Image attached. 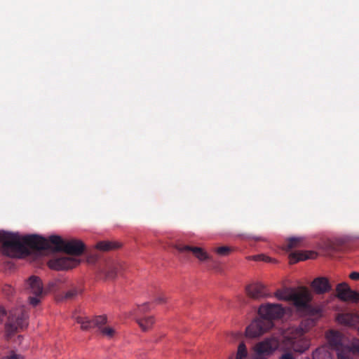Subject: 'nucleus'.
Listing matches in <instances>:
<instances>
[{"instance_id": "nucleus-8", "label": "nucleus", "mask_w": 359, "mask_h": 359, "mask_svg": "<svg viewBox=\"0 0 359 359\" xmlns=\"http://www.w3.org/2000/svg\"><path fill=\"white\" fill-rule=\"evenodd\" d=\"M26 288L33 296H29L28 299L29 304L33 306H37L43 295V289L41 279L35 276H31L27 281Z\"/></svg>"}, {"instance_id": "nucleus-33", "label": "nucleus", "mask_w": 359, "mask_h": 359, "mask_svg": "<svg viewBox=\"0 0 359 359\" xmlns=\"http://www.w3.org/2000/svg\"><path fill=\"white\" fill-rule=\"evenodd\" d=\"M6 313L4 308H0V324L3 322Z\"/></svg>"}, {"instance_id": "nucleus-25", "label": "nucleus", "mask_w": 359, "mask_h": 359, "mask_svg": "<svg viewBox=\"0 0 359 359\" xmlns=\"http://www.w3.org/2000/svg\"><path fill=\"white\" fill-rule=\"evenodd\" d=\"M79 289L76 287H73L65 293V298L67 299H72L75 297H76L79 294Z\"/></svg>"}, {"instance_id": "nucleus-9", "label": "nucleus", "mask_w": 359, "mask_h": 359, "mask_svg": "<svg viewBox=\"0 0 359 359\" xmlns=\"http://www.w3.org/2000/svg\"><path fill=\"white\" fill-rule=\"evenodd\" d=\"M272 324L269 321H264L260 317L253 320L246 328L245 334L248 338H257L269 330Z\"/></svg>"}, {"instance_id": "nucleus-6", "label": "nucleus", "mask_w": 359, "mask_h": 359, "mask_svg": "<svg viewBox=\"0 0 359 359\" xmlns=\"http://www.w3.org/2000/svg\"><path fill=\"white\" fill-rule=\"evenodd\" d=\"M285 346L295 352L303 353L309 346V343L304 337L302 328H297L294 332L285 338Z\"/></svg>"}, {"instance_id": "nucleus-3", "label": "nucleus", "mask_w": 359, "mask_h": 359, "mask_svg": "<svg viewBox=\"0 0 359 359\" xmlns=\"http://www.w3.org/2000/svg\"><path fill=\"white\" fill-rule=\"evenodd\" d=\"M46 243L43 248H29L28 249L31 252V250H42L52 249L51 245H54L53 250L56 252H64L69 255L79 256L83 254L85 250L84 243L76 239H72L69 241H65L60 236L53 235L49 236L48 239L41 236Z\"/></svg>"}, {"instance_id": "nucleus-14", "label": "nucleus", "mask_w": 359, "mask_h": 359, "mask_svg": "<svg viewBox=\"0 0 359 359\" xmlns=\"http://www.w3.org/2000/svg\"><path fill=\"white\" fill-rule=\"evenodd\" d=\"M149 309V304L144 303L142 305L138 306L136 311V321L143 331H147L151 327L154 323V319L153 316L141 317L139 313L147 311Z\"/></svg>"}, {"instance_id": "nucleus-20", "label": "nucleus", "mask_w": 359, "mask_h": 359, "mask_svg": "<svg viewBox=\"0 0 359 359\" xmlns=\"http://www.w3.org/2000/svg\"><path fill=\"white\" fill-rule=\"evenodd\" d=\"M337 320L341 324L353 326L359 323V315L351 313H340L337 316Z\"/></svg>"}, {"instance_id": "nucleus-1", "label": "nucleus", "mask_w": 359, "mask_h": 359, "mask_svg": "<svg viewBox=\"0 0 359 359\" xmlns=\"http://www.w3.org/2000/svg\"><path fill=\"white\" fill-rule=\"evenodd\" d=\"M0 242L4 254L11 257H22L30 255L29 248H43L46 241L39 235L22 236L18 233L0 230Z\"/></svg>"}, {"instance_id": "nucleus-10", "label": "nucleus", "mask_w": 359, "mask_h": 359, "mask_svg": "<svg viewBox=\"0 0 359 359\" xmlns=\"http://www.w3.org/2000/svg\"><path fill=\"white\" fill-rule=\"evenodd\" d=\"M279 341L275 337L266 338L257 343L254 346V351L257 355L265 357L271 355L278 348Z\"/></svg>"}, {"instance_id": "nucleus-24", "label": "nucleus", "mask_w": 359, "mask_h": 359, "mask_svg": "<svg viewBox=\"0 0 359 359\" xmlns=\"http://www.w3.org/2000/svg\"><path fill=\"white\" fill-rule=\"evenodd\" d=\"M352 350L346 348L344 351L337 353L338 359H355L351 356Z\"/></svg>"}, {"instance_id": "nucleus-12", "label": "nucleus", "mask_w": 359, "mask_h": 359, "mask_svg": "<svg viewBox=\"0 0 359 359\" xmlns=\"http://www.w3.org/2000/svg\"><path fill=\"white\" fill-rule=\"evenodd\" d=\"M79 264V260L67 256H62L48 261V266L54 270H66L72 269Z\"/></svg>"}, {"instance_id": "nucleus-34", "label": "nucleus", "mask_w": 359, "mask_h": 359, "mask_svg": "<svg viewBox=\"0 0 359 359\" xmlns=\"http://www.w3.org/2000/svg\"><path fill=\"white\" fill-rule=\"evenodd\" d=\"M6 359H24L23 357L20 355H18L15 353H12L11 355L8 356Z\"/></svg>"}, {"instance_id": "nucleus-11", "label": "nucleus", "mask_w": 359, "mask_h": 359, "mask_svg": "<svg viewBox=\"0 0 359 359\" xmlns=\"http://www.w3.org/2000/svg\"><path fill=\"white\" fill-rule=\"evenodd\" d=\"M175 248L181 253L191 252L201 262H214L212 257L201 247L178 244L175 246Z\"/></svg>"}, {"instance_id": "nucleus-27", "label": "nucleus", "mask_w": 359, "mask_h": 359, "mask_svg": "<svg viewBox=\"0 0 359 359\" xmlns=\"http://www.w3.org/2000/svg\"><path fill=\"white\" fill-rule=\"evenodd\" d=\"M252 259L255 260V261H263V262H273V259L268 257V256H266L263 254H260V255H254L252 257Z\"/></svg>"}, {"instance_id": "nucleus-17", "label": "nucleus", "mask_w": 359, "mask_h": 359, "mask_svg": "<svg viewBox=\"0 0 359 359\" xmlns=\"http://www.w3.org/2000/svg\"><path fill=\"white\" fill-rule=\"evenodd\" d=\"M311 287L318 294H323L331 290L329 280L325 277L315 278L311 283Z\"/></svg>"}, {"instance_id": "nucleus-31", "label": "nucleus", "mask_w": 359, "mask_h": 359, "mask_svg": "<svg viewBox=\"0 0 359 359\" xmlns=\"http://www.w3.org/2000/svg\"><path fill=\"white\" fill-rule=\"evenodd\" d=\"M165 300H166V297L163 295H161V296L157 297L155 299V302L158 304H163V303L165 302Z\"/></svg>"}, {"instance_id": "nucleus-28", "label": "nucleus", "mask_w": 359, "mask_h": 359, "mask_svg": "<svg viewBox=\"0 0 359 359\" xmlns=\"http://www.w3.org/2000/svg\"><path fill=\"white\" fill-rule=\"evenodd\" d=\"M3 291L6 294V295H11L13 292V288L10 285H6L4 287Z\"/></svg>"}, {"instance_id": "nucleus-2", "label": "nucleus", "mask_w": 359, "mask_h": 359, "mask_svg": "<svg viewBox=\"0 0 359 359\" xmlns=\"http://www.w3.org/2000/svg\"><path fill=\"white\" fill-rule=\"evenodd\" d=\"M275 297L279 300L292 302L299 313L311 317L312 320H316L322 316V308L311 304V294L305 287L298 291H291L288 289L278 290L275 292Z\"/></svg>"}, {"instance_id": "nucleus-18", "label": "nucleus", "mask_w": 359, "mask_h": 359, "mask_svg": "<svg viewBox=\"0 0 359 359\" xmlns=\"http://www.w3.org/2000/svg\"><path fill=\"white\" fill-rule=\"evenodd\" d=\"M121 267L120 263L111 262L106 264L105 267L102 270V273L106 279L112 280L116 277Z\"/></svg>"}, {"instance_id": "nucleus-29", "label": "nucleus", "mask_w": 359, "mask_h": 359, "mask_svg": "<svg viewBox=\"0 0 359 359\" xmlns=\"http://www.w3.org/2000/svg\"><path fill=\"white\" fill-rule=\"evenodd\" d=\"M327 245V248L330 249V250L335 251L337 250V246L334 245V243H333L331 241H328Z\"/></svg>"}, {"instance_id": "nucleus-15", "label": "nucleus", "mask_w": 359, "mask_h": 359, "mask_svg": "<svg viewBox=\"0 0 359 359\" xmlns=\"http://www.w3.org/2000/svg\"><path fill=\"white\" fill-rule=\"evenodd\" d=\"M246 292L250 297L255 299L267 297L270 295L266 291L265 286L259 283L248 285L246 287Z\"/></svg>"}, {"instance_id": "nucleus-4", "label": "nucleus", "mask_w": 359, "mask_h": 359, "mask_svg": "<svg viewBox=\"0 0 359 359\" xmlns=\"http://www.w3.org/2000/svg\"><path fill=\"white\" fill-rule=\"evenodd\" d=\"M28 315L25 306H20L10 311L6 331L10 337L15 332L22 330L28 325Z\"/></svg>"}, {"instance_id": "nucleus-5", "label": "nucleus", "mask_w": 359, "mask_h": 359, "mask_svg": "<svg viewBox=\"0 0 359 359\" xmlns=\"http://www.w3.org/2000/svg\"><path fill=\"white\" fill-rule=\"evenodd\" d=\"M76 322L81 325V328L83 330H88L93 327H97L103 336L109 339L112 338L116 334L114 328L104 326L107 323V317L105 316H98L93 319L78 316L76 318Z\"/></svg>"}, {"instance_id": "nucleus-23", "label": "nucleus", "mask_w": 359, "mask_h": 359, "mask_svg": "<svg viewBox=\"0 0 359 359\" xmlns=\"http://www.w3.org/2000/svg\"><path fill=\"white\" fill-rule=\"evenodd\" d=\"M121 245L117 242L104 241L97 243L96 248L102 251H108L110 250L117 249Z\"/></svg>"}, {"instance_id": "nucleus-26", "label": "nucleus", "mask_w": 359, "mask_h": 359, "mask_svg": "<svg viewBox=\"0 0 359 359\" xmlns=\"http://www.w3.org/2000/svg\"><path fill=\"white\" fill-rule=\"evenodd\" d=\"M215 251L220 256H226L231 252V249L227 246H222L215 248Z\"/></svg>"}, {"instance_id": "nucleus-19", "label": "nucleus", "mask_w": 359, "mask_h": 359, "mask_svg": "<svg viewBox=\"0 0 359 359\" xmlns=\"http://www.w3.org/2000/svg\"><path fill=\"white\" fill-rule=\"evenodd\" d=\"M248 356V351L246 345L244 342L239 344L236 355H231L229 359H247ZM252 359H268L264 355H255Z\"/></svg>"}, {"instance_id": "nucleus-32", "label": "nucleus", "mask_w": 359, "mask_h": 359, "mask_svg": "<svg viewBox=\"0 0 359 359\" xmlns=\"http://www.w3.org/2000/svg\"><path fill=\"white\" fill-rule=\"evenodd\" d=\"M279 359H294L293 355L290 353L283 354Z\"/></svg>"}, {"instance_id": "nucleus-16", "label": "nucleus", "mask_w": 359, "mask_h": 359, "mask_svg": "<svg viewBox=\"0 0 359 359\" xmlns=\"http://www.w3.org/2000/svg\"><path fill=\"white\" fill-rule=\"evenodd\" d=\"M330 346L337 351V353L346 350L341 341V335L339 332L330 330L327 335Z\"/></svg>"}, {"instance_id": "nucleus-30", "label": "nucleus", "mask_w": 359, "mask_h": 359, "mask_svg": "<svg viewBox=\"0 0 359 359\" xmlns=\"http://www.w3.org/2000/svg\"><path fill=\"white\" fill-rule=\"evenodd\" d=\"M350 278L354 280H359V273L358 272H352L349 275Z\"/></svg>"}, {"instance_id": "nucleus-13", "label": "nucleus", "mask_w": 359, "mask_h": 359, "mask_svg": "<svg viewBox=\"0 0 359 359\" xmlns=\"http://www.w3.org/2000/svg\"><path fill=\"white\" fill-rule=\"evenodd\" d=\"M336 292L337 297L343 302H359V292L352 290L346 283L338 284Z\"/></svg>"}, {"instance_id": "nucleus-22", "label": "nucleus", "mask_w": 359, "mask_h": 359, "mask_svg": "<svg viewBox=\"0 0 359 359\" xmlns=\"http://www.w3.org/2000/svg\"><path fill=\"white\" fill-rule=\"evenodd\" d=\"M304 238L302 237H291L286 241L284 247L285 250H290L293 248L302 247Z\"/></svg>"}, {"instance_id": "nucleus-21", "label": "nucleus", "mask_w": 359, "mask_h": 359, "mask_svg": "<svg viewBox=\"0 0 359 359\" xmlns=\"http://www.w3.org/2000/svg\"><path fill=\"white\" fill-rule=\"evenodd\" d=\"M314 252H292L290 256V263L291 264H295L299 261H304L310 258H313Z\"/></svg>"}, {"instance_id": "nucleus-7", "label": "nucleus", "mask_w": 359, "mask_h": 359, "mask_svg": "<svg viewBox=\"0 0 359 359\" xmlns=\"http://www.w3.org/2000/svg\"><path fill=\"white\" fill-rule=\"evenodd\" d=\"M258 313L264 321H269L273 326V320L281 318L285 314V309L279 304H266L260 306Z\"/></svg>"}]
</instances>
